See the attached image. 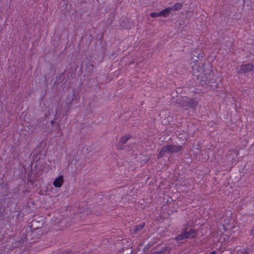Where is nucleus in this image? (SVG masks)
I'll return each mask as SVG.
<instances>
[{"mask_svg": "<svg viewBox=\"0 0 254 254\" xmlns=\"http://www.w3.org/2000/svg\"><path fill=\"white\" fill-rule=\"evenodd\" d=\"M64 181V176L63 175H60L55 179L53 182V185L56 188H60L62 187Z\"/></svg>", "mask_w": 254, "mask_h": 254, "instance_id": "nucleus-7", "label": "nucleus"}, {"mask_svg": "<svg viewBox=\"0 0 254 254\" xmlns=\"http://www.w3.org/2000/svg\"><path fill=\"white\" fill-rule=\"evenodd\" d=\"M149 160V158H148V159H147L146 161H148Z\"/></svg>", "mask_w": 254, "mask_h": 254, "instance_id": "nucleus-18", "label": "nucleus"}, {"mask_svg": "<svg viewBox=\"0 0 254 254\" xmlns=\"http://www.w3.org/2000/svg\"><path fill=\"white\" fill-rule=\"evenodd\" d=\"M144 227V224L142 223L141 224L136 225L133 229H132V231L133 232L136 233L138 232V231L141 230Z\"/></svg>", "mask_w": 254, "mask_h": 254, "instance_id": "nucleus-11", "label": "nucleus"}, {"mask_svg": "<svg viewBox=\"0 0 254 254\" xmlns=\"http://www.w3.org/2000/svg\"><path fill=\"white\" fill-rule=\"evenodd\" d=\"M254 70V65L249 63L242 64L237 68V71L239 73H245Z\"/></svg>", "mask_w": 254, "mask_h": 254, "instance_id": "nucleus-5", "label": "nucleus"}, {"mask_svg": "<svg viewBox=\"0 0 254 254\" xmlns=\"http://www.w3.org/2000/svg\"><path fill=\"white\" fill-rule=\"evenodd\" d=\"M194 53L197 54V56L196 57L198 59H199L200 58H202L203 57V53L201 51L195 49L194 50Z\"/></svg>", "mask_w": 254, "mask_h": 254, "instance_id": "nucleus-12", "label": "nucleus"}, {"mask_svg": "<svg viewBox=\"0 0 254 254\" xmlns=\"http://www.w3.org/2000/svg\"><path fill=\"white\" fill-rule=\"evenodd\" d=\"M182 4L181 3H180V2H178V3H175L173 6V7H171V8H172V10H178L179 9H181L182 7Z\"/></svg>", "mask_w": 254, "mask_h": 254, "instance_id": "nucleus-10", "label": "nucleus"}, {"mask_svg": "<svg viewBox=\"0 0 254 254\" xmlns=\"http://www.w3.org/2000/svg\"><path fill=\"white\" fill-rule=\"evenodd\" d=\"M131 137V135L129 133L126 134L122 136L116 145V148L118 150H123L124 149V145L127 140Z\"/></svg>", "mask_w": 254, "mask_h": 254, "instance_id": "nucleus-4", "label": "nucleus"}, {"mask_svg": "<svg viewBox=\"0 0 254 254\" xmlns=\"http://www.w3.org/2000/svg\"><path fill=\"white\" fill-rule=\"evenodd\" d=\"M176 104L179 107L187 109L189 108H195L197 105V102L191 98L188 97H183L180 99H177Z\"/></svg>", "mask_w": 254, "mask_h": 254, "instance_id": "nucleus-2", "label": "nucleus"}, {"mask_svg": "<svg viewBox=\"0 0 254 254\" xmlns=\"http://www.w3.org/2000/svg\"><path fill=\"white\" fill-rule=\"evenodd\" d=\"M210 254H216V252L215 251H213Z\"/></svg>", "mask_w": 254, "mask_h": 254, "instance_id": "nucleus-16", "label": "nucleus"}, {"mask_svg": "<svg viewBox=\"0 0 254 254\" xmlns=\"http://www.w3.org/2000/svg\"><path fill=\"white\" fill-rule=\"evenodd\" d=\"M197 236V232L193 229H190L188 232L184 231L181 234L176 237L177 241L182 240L185 239H192Z\"/></svg>", "mask_w": 254, "mask_h": 254, "instance_id": "nucleus-3", "label": "nucleus"}, {"mask_svg": "<svg viewBox=\"0 0 254 254\" xmlns=\"http://www.w3.org/2000/svg\"><path fill=\"white\" fill-rule=\"evenodd\" d=\"M251 233H252V234L254 235V228H253V229L251 231Z\"/></svg>", "mask_w": 254, "mask_h": 254, "instance_id": "nucleus-15", "label": "nucleus"}, {"mask_svg": "<svg viewBox=\"0 0 254 254\" xmlns=\"http://www.w3.org/2000/svg\"><path fill=\"white\" fill-rule=\"evenodd\" d=\"M238 254H249V251L248 248H244L237 251Z\"/></svg>", "mask_w": 254, "mask_h": 254, "instance_id": "nucleus-13", "label": "nucleus"}, {"mask_svg": "<svg viewBox=\"0 0 254 254\" xmlns=\"http://www.w3.org/2000/svg\"><path fill=\"white\" fill-rule=\"evenodd\" d=\"M150 15L152 17H156L160 16L159 12H152V13H151L150 14Z\"/></svg>", "mask_w": 254, "mask_h": 254, "instance_id": "nucleus-14", "label": "nucleus"}, {"mask_svg": "<svg viewBox=\"0 0 254 254\" xmlns=\"http://www.w3.org/2000/svg\"><path fill=\"white\" fill-rule=\"evenodd\" d=\"M223 227H224V228L225 229H228V228H226V227H225L224 226H223Z\"/></svg>", "mask_w": 254, "mask_h": 254, "instance_id": "nucleus-17", "label": "nucleus"}, {"mask_svg": "<svg viewBox=\"0 0 254 254\" xmlns=\"http://www.w3.org/2000/svg\"><path fill=\"white\" fill-rule=\"evenodd\" d=\"M191 64L193 76L200 82L206 81L211 73L210 66L198 63H191Z\"/></svg>", "mask_w": 254, "mask_h": 254, "instance_id": "nucleus-1", "label": "nucleus"}, {"mask_svg": "<svg viewBox=\"0 0 254 254\" xmlns=\"http://www.w3.org/2000/svg\"><path fill=\"white\" fill-rule=\"evenodd\" d=\"M172 10V8L170 7L166 8L162 10L159 11L160 16L166 17L168 16Z\"/></svg>", "mask_w": 254, "mask_h": 254, "instance_id": "nucleus-8", "label": "nucleus"}, {"mask_svg": "<svg viewBox=\"0 0 254 254\" xmlns=\"http://www.w3.org/2000/svg\"><path fill=\"white\" fill-rule=\"evenodd\" d=\"M166 147L168 149V153L169 154L177 153L182 150V146L181 145H166Z\"/></svg>", "mask_w": 254, "mask_h": 254, "instance_id": "nucleus-6", "label": "nucleus"}, {"mask_svg": "<svg viewBox=\"0 0 254 254\" xmlns=\"http://www.w3.org/2000/svg\"><path fill=\"white\" fill-rule=\"evenodd\" d=\"M165 153H168V149H167L166 146H164L162 148L161 150H160L158 155V158H160L162 157Z\"/></svg>", "mask_w": 254, "mask_h": 254, "instance_id": "nucleus-9", "label": "nucleus"}]
</instances>
